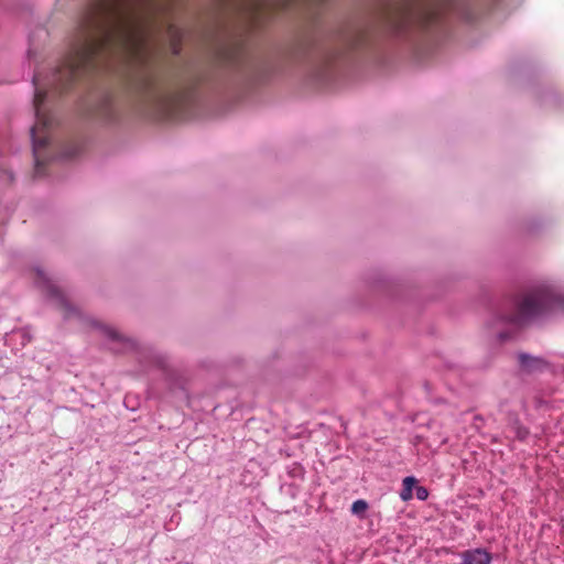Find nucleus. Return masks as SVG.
Instances as JSON below:
<instances>
[{
	"instance_id": "15",
	"label": "nucleus",
	"mask_w": 564,
	"mask_h": 564,
	"mask_svg": "<svg viewBox=\"0 0 564 564\" xmlns=\"http://www.w3.org/2000/svg\"><path fill=\"white\" fill-rule=\"evenodd\" d=\"M33 55H34V52H33V50L30 48L28 51V58L31 59L33 57Z\"/></svg>"
},
{
	"instance_id": "7",
	"label": "nucleus",
	"mask_w": 564,
	"mask_h": 564,
	"mask_svg": "<svg viewBox=\"0 0 564 564\" xmlns=\"http://www.w3.org/2000/svg\"><path fill=\"white\" fill-rule=\"evenodd\" d=\"M508 425L514 433L516 437L520 441L525 440L527 436L529 435L528 429L520 424V421L516 414H509Z\"/></svg>"
},
{
	"instance_id": "8",
	"label": "nucleus",
	"mask_w": 564,
	"mask_h": 564,
	"mask_svg": "<svg viewBox=\"0 0 564 564\" xmlns=\"http://www.w3.org/2000/svg\"><path fill=\"white\" fill-rule=\"evenodd\" d=\"M415 482H416V479L414 477H405L403 479L404 489H403V492L401 495V497L403 499H408L409 497H411L412 487H413V485Z\"/></svg>"
},
{
	"instance_id": "11",
	"label": "nucleus",
	"mask_w": 564,
	"mask_h": 564,
	"mask_svg": "<svg viewBox=\"0 0 564 564\" xmlns=\"http://www.w3.org/2000/svg\"><path fill=\"white\" fill-rule=\"evenodd\" d=\"M14 335L20 336L22 338L23 345H25L26 343H29L31 340V335L29 333V329H26V328H21V329L14 332Z\"/></svg>"
},
{
	"instance_id": "12",
	"label": "nucleus",
	"mask_w": 564,
	"mask_h": 564,
	"mask_svg": "<svg viewBox=\"0 0 564 564\" xmlns=\"http://www.w3.org/2000/svg\"><path fill=\"white\" fill-rule=\"evenodd\" d=\"M79 150L77 147H72L70 149L64 151L62 153L63 158L65 159H73L78 154Z\"/></svg>"
},
{
	"instance_id": "3",
	"label": "nucleus",
	"mask_w": 564,
	"mask_h": 564,
	"mask_svg": "<svg viewBox=\"0 0 564 564\" xmlns=\"http://www.w3.org/2000/svg\"><path fill=\"white\" fill-rule=\"evenodd\" d=\"M93 116L104 123H113L119 118L118 109L109 95H102L93 109Z\"/></svg>"
},
{
	"instance_id": "4",
	"label": "nucleus",
	"mask_w": 564,
	"mask_h": 564,
	"mask_svg": "<svg viewBox=\"0 0 564 564\" xmlns=\"http://www.w3.org/2000/svg\"><path fill=\"white\" fill-rule=\"evenodd\" d=\"M36 283L46 291L47 296L55 300L67 313L75 311L65 299L62 291L47 278L42 270H36Z\"/></svg>"
},
{
	"instance_id": "5",
	"label": "nucleus",
	"mask_w": 564,
	"mask_h": 564,
	"mask_svg": "<svg viewBox=\"0 0 564 564\" xmlns=\"http://www.w3.org/2000/svg\"><path fill=\"white\" fill-rule=\"evenodd\" d=\"M518 361L521 370L527 373L543 371L547 366V362L543 358L535 357L525 352L518 355Z\"/></svg>"
},
{
	"instance_id": "1",
	"label": "nucleus",
	"mask_w": 564,
	"mask_h": 564,
	"mask_svg": "<svg viewBox=\"0 0 564 564\" xmlns=\"http://www.w3.org/2000/svg\"><path fill=\"white\" fill-rule=\"evenodd\" d=\"M148 0H89L80 14L69 51L62 63L45 77L33 75V108L36 122L30 129L36 176L51 159V118L43 106L50 94L67 86L94 69L99 58H119L131 65L129 85L144 101L159 109L169 108L175 96L169 91L148 64L147 30L134 7H147Z\"/></svg>"
},
{
	"instance_id": "13",
	"label": "nucleus",
	"mask_w": 564,
	"mask_h": 564,
	"mask_svg": "<svg viewBox=\"0 0 564 564\" xmlns=\"http://www.w3.org/2000/svg\"><path fill=\"white\" fill-rule=\"evenodd\" d=\"M416 497L421 500L426 499L427 490L424 487H419L416 490Z\"/></svg>"
},
{
	"instance_id": "10",
	"label": "nucleus",
	"mask_w": 564,
	"mask_h": 564,
	"mask_svg": "<svg viewBox=\"0 0 564 564\" xmlns=\"http://www.w3.org/2000/svg\"><path fill=\"white\" fill-rule=\"evenodd\" d=\"M102 330L112 340L120 341L123 339L121 335H119L115 329H112L110 327L104 326Z\"/></svg>"
},
{
	"instance_id": "2",
	"label": "nucleus",
	"mask_w": 564,
	"mask_h": 564,
	"mask_svg": "<svg viewBox=\"0 0 564 564\" xmlns=\"http://www.w3.org/2000/svg\"><path fill=\"white\" fill-rule=\"evenodd\" d=\"M555 312L564 314V293L553 285L540 283L528 289L518 300L501 305L487 326L502 343L514 330Z\"/></svg>"
},
{
	"instance_id": "14",
	"label": "nucleus",
	"mask_w": 564,
	"mask_h": 564,
	"mask_svg": "<svg viewBox=\"0 0 564 564\" xmlns=\"http://www.w3.org/2000/svg\"><path fill=\"white\" fill-rule=\"evenodd\" d=\"M3 175L6 176L8 182H12L13 181V175H12L11 172L3 171Z\"/></svg>"
},
{
	"instance_id": "16",
	"label": "nucleus",
	"mask_w": 564,
	"mask_h": 564,
	"mask_svg": "<svg viewBox=\"0 0 564 564\" xmlns=\"http://www.w3.org/2000/svg\"><path fill=\"white\" fill-rule=\"evenodd\" d=\"M409 15H410V13H409V12H405V13H404V19H405V20H406V19H410V17H409Z\"/></svg>"
},
{
	"instance_id": "6",
	"label": "nucleus",
	"mask_w": 564,
	"mask_h": 564,
	"mask_svg": "<svg viewBox=\"0 0 564 564\" xmlns=\"http://www.w3.org/2000/svg\"><path fill=\"white\" fill-rule=\"evenodd\" d=\"M491 555L482 550L475 549L465 551L462 554V563L460 564H490Z\"/></svg>"
},
{
	"instance_id": "9",
	"label": "nucleus",
	"mask_w": 564,
	"mask_h": 564,
	"mask_svg": "<svg viewBox=\"0 0 564 564\" xmlns=\"http://www.w3.org/2000/svg\"><path fill=\"white\" fill-rule=\"evenodd\" d=\"M368 509V503L365 500H356L351 506V512L356 516H362Z\"/></svg>"
}]
</instances>
